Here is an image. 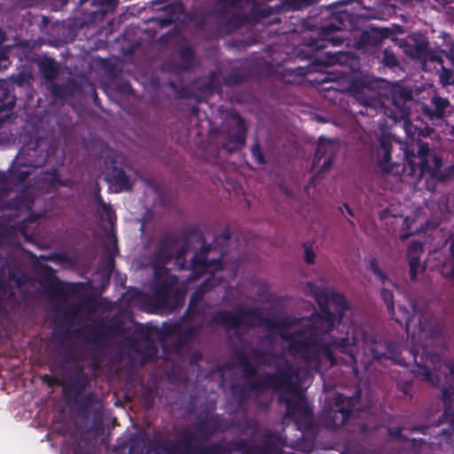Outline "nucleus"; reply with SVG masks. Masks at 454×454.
Instances as JSON below:
<instances>
[{"instance_id": "1", "label": "nucleus", "mask_w": 454, "mask_h": 454, "mask_svg": "<svg viewBox=\"0 0 454 454\" xmlns=\"http://www.w3.org/2000/svg\"><path fill=\"white\" fill-rule=\"evenodd\" d=\"M343 302L341 296H333L325 309L320 304L323 315L313 317L309 328L287 340L291 351L300 354L308 360L309 366L313 369L318 371L328 369L336 363L339 354L347 355L351 362L356 361L354 338L348 336L346 340L337 341L330 333L333 325V315L331 311L333 303L341 306Z\"/></svg>"}, {"instance_id": "2", "label": "nucleus", "mask_w": 454, "mask_h": 454, "mask_svg": "<svg viewBox=\"0 0 454 454\" xmlns=\"http://www.w3.org/2000/svg\"><path fill=\"white\" fill-rule=\"evenodd\" d=\"M413 356L417 364L415 373L424 380H428L434 385L440 384L442 376L452 373L450 364L444 363L438 356H420L419 350L413 351Z\"/></svg>"}, {"instance_id": "3", "label": "nucleus", "mask_w": 454, "mask_h": 454, "mask_svg": "<svg viewBox=\"0 0 454 454\" xmlns=\"http://www.w3.org/2000/svg\"><path fill=\"white\" fill-rule=\"evenodd\" d=\"M38 275L43 278L47 284L44 291L49 296L64 301L67 298L66 291V283L62 282L56 275V270L48 264H39L37 267Z\"/></svg>"}, {"instance_id": "4", "label": "nucleus", "mask_w": 454, "mask_h": 454, "mask_svg": "<svg viewBox=\"0 0 454 454\" xmlns=\"http://www.w3.org/2000/svg\"><path fill=\"white\" fill-rule=\"evenodd\" d=\"M114 337V319H110L107 324V331L102 324L87 325L83 331L77 329L75 334L78 335L89 345L98 346L106 337Z\"/></svg>"}, {"instance_id": "5", "label": "nucleus", "mask_w": 454, "mask_h": 454, "mask_svg": "<svg viewBox=\"0 0 454 454\" xmlns=\"http://www.w3.org/2000/svg\"><path fill=\"white\" fill-rule=\"evenodd\" d=\"M50 156L49 150L46 152H42L37 158L31 160H27L21 163H16L13 161L12 165L10 168L9 175L12 180L15 181L20 184H23L29 176L31 175V171L28 169H23V168L31 167L34 168H41L45 165L48 158Z\"/></svg>"}, {"instance_id": "6", "label": "nucleus", "mask_w": 454, "mask_h": 454, "mask_svg": "<svg viewBox=\"0 0 454 454\" xmlns=\"http://www.w3.org/2000/svg\"><path fill=\"white\" fill-rule=\"evenodd\" d=\"M16 101L13 82L0 79V127L12 114Z\"/></svg>"}, {"instance_id": "7", "label": "nucleus", "mask_w": 454, "mask_h": 454, "mask_svg": "<svg viewBox=\"0 0 454 454\" xmlns=\"http://www.w3.org/2000/svg\"><path fill=\"white\" fill-rule=\"evenodd\" d=\"M381 218L385 220L387 223H388L389 218L394 219V221L391 222V223L397 224L399 223H402L403 230L405 231L403 234L401 235L402 239H406L410 235L419 232L422 230V224L424 220L420 216H407L403 219L402 215L393 214L390 209L385 210L381 215Z\"/></svg>"}, {"instance_id": "8", "label": "nucleus", "mask_w": 454, "mask_h": 454, "mask_svg": "<svg viewBox=\"0 0 454 454\" xmlns=\"http://www.w3.org/2000/svg\"><path fill=\"white\" fill-rule=\"evenodd\" d=\"M278 388L281 391L286 392V395L290 396H283L285 399L286 404H287V411L288 413L294 415L295 411V408L293 405L292 398H294V401H297L299 403V406L305 409V413L308 415L309 411L307 409L306 403L302 396V390L301 387L298 386L296 383L294 382V379L290 378L288 380L286 379L282 380L281 384L279 385Z\"/></svg>"}, {"instance_id": "9", "label": "nucleus", "mask_w": 454, "mask_h": 454, "mask_svg": "<svg viewBox=\"0 0 454 454\" xmlns=\"http://www.w3.org/2000/svg\"><path fill=\"white\" fill-rule=\"evenodd\" d=\"M399 312L402 315L396 316L395 319L400 323L405 321L407 333L411 340L415 342L417 338L420 340L425 331L422 327V316L414 311L412 317H410V312L403 307L399 308Z\"/></svg>"}, {"instance_id": "10", "label": "nucleus", "mask_w": 454, "mask_h": 454, "mask_svg": "<svg viewBox=\"0 0 454 454\" xmlns=\"http://www.w3.org/2000/svg\"><path fill=\"white\" fill-rule=\"evenodd\" d=\"M72 372L74 375L70 379L68 389L78 396L85 391L90 380L83 365H77V369Z\"/></svg>"}, {"instance_id": "11", "label": "nucleus", "mask_w": 454, "mask_h": 454, "mask_svg": "<svg viewBox=\"0 0 454 454\" xmlns=\"http://www.w3.org/2000/svg\"><path fill=\"white\" fill-rule=\"evenodd\" d=\"M38 67L41 74L46 81H53L59 75V66L53 58H43L39 61Z\"/></svg>"}, {"instance_id": "12", "label": "nucleus", "mask_w": 454, "mask_h": 454, "mask_svg": "<svg viewBox=\"0 0 454 454\" xmlns=\"http://www.w3.org/2000/svg\"><path fill=\"white\" fill-rule=\"evenodd\" d=\"M155 277L159 284L163 286V296L167 298L175 290V286L177 284V280L168 275V271L160 267L155 268Z\"/></svg>"}, {"instance_id": "13", "label": "nucleus", "mask_w": 454, "mask_h": 454, "mask_svg": "<svg viewBox=\"0 0 454 454\" xmlns=\"http://www.w3.org/2000/svg\"><path fill=\"white\" fill-rule=\"evenodd\" d=\"M213 268L214 269L220 268V262H217V261L207 262V261H204L203 259L200 258L199 256H196L192 262V270H193V276L195 278H198L202 275L206 276V274H207V273L210 275L215 274L212 271Z\"/></svg>"}, {"instance_id": "14", "label": "nucleus", "mask_w": 454, "mask_h": 454, "mask_svg": "<svg viewBox=\"0 0 454 454\" xmlns=\"http://www.w3.org/2000/svg\"><path fill=\"white\" fill-rule=\"evenodd\" d=\"M335 149V145L333 141L326 138H321L318 142L317 149V157L318 160H321L323 156H327L325 160L323 163V168L326 169L331 165V158L330 155L333 154Z\"/></svg>"}, {"instance_id": "15", "label": "nucleus", "mask_w": 454, "mask_h": 454, "mask_svg": "<svg viewBox=\"0 0 454 454\" xmlns=\"http://www.w3.org/2000/svg\"><path fill=\"white\" fill-rule=\"evenodd\" d=\"M133 171L130 168L116 169L115 168V192L128 191L132 185L131 176Z\"/></svg>"}, {"instance_id": "16", "label": "nucleus", "mask_w": 454, "mask_h": 454, "mask_svg": "<svg viewBox=\"0 0 454 454\" xmlns=\"http://www.w3.org/2000/svg\"><path fill=\"white\" fill-rule=\"evenodd\" d=\"M355 404L354 398H346L341 395L336 396V403L334 411H338L341 415V423L348 418Z\"/></svg>"}, {"instance_id": "17", "label": "nucleus", "mask_w": 454, "mask_h": 454, "mask_svg": "<svg viewBox=\"0 0 454 454\" xmlns=\"http://www.w3.org/2000/svg\"><path fill=\"white\" fill-rule=\"evenodd\" d=\"M422 250V245L420 242H412L408 247V257L410 259L411 274L412 277L415 276L416 270L419 267V254Z\"/></svg>"}, {"instance_id": "18", "label": "nucleus", "mask_w": 454, "mask_h": 454, "mask_svg": "<svg viewBox=\"0 0 454 454\" xmlns=\"http://www.w3.org/2000/svg\"><path fill=\"white\" fill-rule=\"evenodd\" d=\"M61 360L64 364L71 365L72 371L77 369V365H82L77 351L73 346L67 348L62 352Z\"/></svg>"}, {"instance_id": "19", "label": "nucleus", "mask_w": 454, "mask_h": 454, "mask_svg": "<svg viewBox=\"0 0 454 454\" xmlns=\"http://www.w3.org/2000/svg\"><path fill=\"white\" fill-rule=\"evenodd\" d=\"M49 91L53 98L59 99L66 98L70 94L67 85L59 83H52L50 85Z\"/></svg>"}, {"instance_id": "20", "label": "nucleus", "mask_w": 454, "mask_h": 454, "mask_svg": "<svg viewBox=\"0 0 454 454\" xmlns=\"http://www.w3.org/2000/svg\"><path fill=\"white\" fill-rule=\"evenodd\" d=\"M16 206L19 208H31L34 199L27 192H21L14 200Z\"/></svg>"}, {"instance_id": "21", "label": "nucleus", "mask_w": 454, "mask_h": 454, "mask_svg": "<svg viewBox=\"0 0 454 454\" xmlns=\"http://www.w3.org/2000/svg\"><path fill=\"white\" fill-rule=\"evenodd\" d=\"M49 176L50 184L52 186H67L69 181H63L59 177V170L56 168H52L47 170L45 173Z\"/></svg>"}, {"instance_id": "22", "label": "nucleus", "mask_w": 454, "mask_h": 454, "mask_svg": "<svg viewBox=\"0 0 454 454\" xmlns=\"http://www.w3.org/2000/svg\"><path fill=\"white\" fill-rule=\"evenodd\" d=\"M88 1L89 0H80V3L84 4ZM92 4L100 7L99 12H102V16L114 9V0H92Z\"/></svg>"}, {"instance_id": "23", "label": "nucleus", "mask_w": 454, "mask_h": 454, "mask_svg": "<svg viewBox=\"0 0 454 454\" xmlns=\"http://www.w3.org/2000/svg\"><path fill=\"white\" fill-rule=\"evenodd\" d=\"M40 258L43 261L58 262L62 264L70 262L69 257L66 254L59 252H53L48 255H41Z\"/></svg>"}, {"instance_id": "24", "label": "nucleus", "mask_w": 454, "mask_h": 454, "mask_svg": "<svg viewBox=\"0 0 454 454\" xmlns=\"http://www.w3.org/2000/svg\"><path fill=\"white\" fill-rule=\"evenodd\" d=\"M9 278L14 281L18 287L23 286L28 281L27 275L20 270H12L9 274Z\"/></svg>"}, {"instance_id": "25", "label": "nucleus", "mask_w": 454, "mask_h": 454, "mask_svg": "<svg viewBox=\"0 0 454 454\" xmlns=\"http://www.w3.org/2000/svg\"><path fill=\"white\" fill-rule=\"evenodd\" d=\"M98 202L103 206L106 215H108V223H109V231L107 232V238H108V240L110 241L111 239H114V219L113 217L111 216L110 215V209H111V205H105L101 200V198H98Z\"/></svg>"}, {"instance_id": "26", "label": "nucleus", "mask_w": 454, "mask_h": 454, "mask_svg": "<svg viewBox=\"0 0 454 454\" xmlns=\"http://www.w3.org/2000/svg\"><path fill=\"white\" fill-rule=\"evenodd\" d=\"M433 103L435 106L436 112L439 115H442L444 109L448 106L449 101L442 98H434Z\"/></svg>"}, {"instance_id": "27", "label": "nucleus", "mask_w": 454, "mask_h": 454, "mask_svg": "<svg viewBox=\"0 0 454 454\" xmlns=\"http://www.w3.org/2000/svg\"><path fill=\"white\" fill-rule=\"evenodd\" d=\"M426 152L427 153L428 152V147L425 148L424 145H421L419 147V168H420V171L421 173H424L427 169V155H426Z\"/></svg>"}, {"instance_id": "28", "label": "nucleus", "mask_w": 454, "mask_h": 454, "mask_svg": "<svg viewBox=\"0 0 454 454\" xmlns=\"http://www.w3.org/2000/svg\"><path fill=\"white\" fill-rule=\"evenodd\" d=\"M79 314V308L76 306H71L69 309L66 310L63 315V319L65 321H73L77 317Z\"/></svg>"}, {"instance_id": "29", "label": "nucleus", "mask_w": 454, "mask_h": 454, "mask_svg": "<svg viewBox=\"0 0 454 454\" xmlns=\"http://www.w3.org/2000/svg\"><path fill=\"white\" fill-rule=\"evenodd\" d=\"M369 268L370 270L377 275L381 280H384L385 275L384 273L380 270L378 262L375 259H371L369 261Z\"/></svg>"}, {"instance_id": "30", "label": "nucleus", "mask_w": 454, "mask_h": 454, "mask_svg": "<svg viewBox=\"0 0 454 454\" xmlns=\"http://www.w3.org/2000/svg\"><path fill=\"white\" fill-rule=\"evenodd\" d=\"M222 268H223V265H222V262H220V268H215V269H214V268H213V269H212V271H213L215 274H213V275H210V274H208V273H207V274H206V276H205V277H206V278H205V281H204V284H203V287H206V286H213V285L211 284V281H212V279H215V278H219V276H216V275H217V271H218V270H222Z\"/></svg>"}, {"instance_id": "31", "label": "nucleus", "mask_w": 454, "mask_h": 454, "mask_svg": "<svg viewBox=\"0 0 454 454\" xmlns=\"http://www.w3.org/2000/svg\"><path fill=\"white\" fill-rule=\"evenodd\" d=\"M154 356H155V348L148 345L146 351L140 355L141 362L144 363L146 360L151 359Z\"/></svg>"}, {"instance_id": "32", "label": "nucleus", "mask_w": 454, "mask_h": 454, "mask_svg": "<svg viewBox=\"0 0 454 454\" xmlns=\"http://www.w3.org/2000/svg\"><path fill=\"white\" fill-rule=\"evenodd\" d=\"M107 268L109 273L111 274L114 271V250H112L110 247L108 248Z\"/></svg>"}, {"instance_id": "33", "label": "nucleus", "mask_w": 454, "mask_h": 454, "mask_svg": "<svg viewBox=\"0 0 454 454\" xmlns=\"http://www.w3.org/2000/svg\"><path fill=\"white\" fill-rule=\"evenodd\" d=\"M316 254L311 248L307 247L305 249V260L308 263H313L315 262Z\"/></svg>"}, {"instance_id": "34", "label": "nucleus", "mask_w": 454, "mask_h": 454, "mask_svg": "<svg viewBox=\"0 0 454 454\" xmlns=\"http://www.w3.org/2000/svg\"><path fill=\"white\" fill-rule=\"evenodd\" d=\"M92 402H93V395L89 394L81 400L80 403L82 406H90L92 404Z\"/></svg>"}, {"instance_id": "35", "label": "nucleus", "mask_w": 454, "mask_h": 454, "mask_svg": "<svg viewBox=\"0 0 454 454\" xmlns=\"http://www.w3.org/2000/svg\"><path fill=\"white\" fill-rule=\"evenodd\" d=\"M382 296L384 298V300L386 301L388 308L390 309H393V299H392V294L388 292H383L382 293Z\"/></svg>"}, {"instance_id": "36", "label": "nucleus", "mask_w": 454, "mask_h": 454, "mask_svg": "<svg viewBox=\"0 0 454 454\" xmlns=\"http://www.w3.org/2000/svg\"><path fill=\"white\" fill-rule=\"evenodd\" d=\"M381 145H382V150L384 151V154H385V160L387 161L390 157L388 143L387 141H383L381 143Z\"/></svg>"}, {"instance_id": "37", "label": "nucleus", "mask_w": 454, "mask_h": 454, "mask_svg": "<svg viewBox=\"0 0 454 454\" xmlns=\"http://www.w3.org/2000/svg\"><path fill=\"white\" fill-rule=\"evenodd\" d=\"M443 39H444V42H445V47L446 49H444L443 51H447L448 50L449 51H451L452 50V43L450 42V37L447 35H443Z\"/></svg>"}, {"instance_id": "38", "label": "nucleus", "mask_w": 454, "mask_h": 454, "mask_svg": "<svg viewBox=\"0 0 454 454\" xmlns=\"http://www.w3.org/2000/svg\"><path fill=\"white\" fill-rule=\"evenodd\" d=\"M441 80L443 83H450L453 82L450 80V78H449V72L447 70H444L442 74Z\"/></svg>"}, {"instance_id": "39", "label": "nucleus", "mask_w": 454, "mask_h": 454, "mask_svg": "<svg viewBox=\"0 0 454 454\" xmlns=\"http://www.w3.org/2000/svg\"><path fill=\"white\" fill-rule=\"evenodd\" d=\"M253 155L259 163L262 162V156L258 149L253 150Z\"/></svg>"}, {"instance_id": "40", "label": "nucleus", "mask_w": 454, "mask_h": 454, "mask_svg": "<svg viewBox=\"0 0 454 454\" xmlns=\"http://www.w3.org/2000/svg\"><path fill=\"white\" fill-rule=\"evenodd\" d=\"M244 140H245L244 134L243 133L239 134L237 137V145L239 146V145H243Z\"/></svg>"}, {"instance_id": "41", "label": "nucleus", "mask_w": 454, "mask_h": 454, "mask_svg": "<svg viewBox=\"0 0 454 454\" xmlns=\"http://www.w3.org/2000/svg\"><path fill=\"white\" fill-rule=\"evenodd\" d=\"M106 179L109 184V188H112V186L114 185V176H111L110 174H108L107 176L106 177Z\"/></svg>"}, {"instance_id": "42", "label": "nucleus", "mask_w": 454, "mask_h": 454, "mask_svg": "<svg viewBox=\"0 0 454 454\" xmlns=\"http://www.w3.org/2000/svg\"><path fill=\"white\" fill-rule=\"evenodd\" d=\"M200 298V294L199 292H196L195 294H193L192 297V302L195 303L197 302Z\"/></svg>"}, {"instance_id": "43", "label": "nucleus", "mask_w": 454, "mask_h": 454, "mask_svg": "<svg viewBox=\"0 0 454 454\" xmlns=\"http://www.w3.org/2000/svg\"><path fill=\"white\" fill-rule=\"evenodd\" d=\"M114 333H115V342L117 341V336L119 335L120 333V329H119V326H117V324L115 323V330H114Z\"/></svg>"}, {"instance_id": "44", "label": "nucleus", "mask_w": 454, "mask_h": 454, "mask_svg": "<svg viewBox=\"0 0 454 454\" xmlns=\"http://www.w3.org/2000/svg\"><path fill=\"white\" fill-rule=\"evenodd\" d=\"M5 34L0 29V43L4 42Z\"/></svg>"}, {"instance_id": "45", "label": "nucleus", "mask_w": 454, "mask_h": 454, "mask_svg": "<svg viewBox=\"0 0 454 454\" xmlns=\"http://www.w3.org/2000/svg\"><path fill=\"white\" fill-rule=\"evenodd\" d=\"M14 82H15V83L21 85L23 82V77L17 78V79H15Z\"/></svg>"}, {"instance_id": "46", "label": "nucleus", "mask_w": 454, "mask_h": 454, "mask_svg": "<svg viewBox=\"0 0 454 454\" xmlns=\"http://www.w3.org/2000/svg\"><path fill=\"white\" fill-rule=\"evenodd\" d=\"M184 294V291H182V292H181V291H177V292H176L177 299H181V298H183Z\"/></svg>"}, {"instance_id": "47", "label": "nucleus", "mask_w": 454, "mask_h": 454, "mask_svg": "<svg viewBox=\"0 0 454 454\" xmlns=\"http://www.w3.org/2000/svg\"><path fill=\"white\" fill-rule=\"evenodd\" d=\"M94 104L96 106H98V98L97 93H94Z\"/></svg>"}, {"instance_id": "48", "label": "nucleus", "mask_w": 454, "mask_h": 454, "mask_svg": "<svg viewBox=\"0 0 454 454\" xmlns=\"http://www.w3.org/2000/svg\"><path fill=\"white\" fill-rule=\"evenodd\" d=\"M434 165H435V167H436V168H438V167H439V164H440V160H439V159H438V158H436V157H434Z\"/></svg>"}, {"instance_id": "49", "label": "nucleus", "mask_w": 454, "mask_h": 454, "mask_svg": "<svg viewBox=\"0 0 454 454\" xmlns=\"http://www.w3.org/2000/svg\"><path fill=\"white\" fill-rule=\"evenodd\" d=\"M107 25H108V27H110V29H109V30H110V31H112V27H111L114 25V20H109L107 21Z\"/></svg>"}, {"instance_id": "50", "label": "nucleus", "mask_w": 454, "mask_h": 454, "mask_svg": "<svg viewBox=\"0 0 454 454\" xmlns=\"http://www.w3.org/2000/svg\"><path fill=\"white\" fill-rule=\"evenodd\" d=\"M108 71H109V73L114 72V64H110V65L108 66Z\"/></svg>"}, {"instance_id": "51", "label": "nucleus", "mask_w": 454, "mask_h": 454, "mask_svg": "<svg viewBox=\"0 0 454 454\" xmlns=\"http://www.w3.org/2000/svg\"><path fill=\"white\" fill-rule=\"evenodd\" d=\"M4 287V283L3 280L0 279V290Z\"/></svg>"}, {"instance_id": "52", "label": "nucleus", "mask_w": 454, "mask_h": 454, "mask_svg": "<svg viewBox=\"0 0 454 454\" xmlns=\"http://www.w3.org/2000/svg\"><path fill=\"white\" fill-rule=\"evenodd\" d=\"M372 352H373V356H374L375 358H380V357L381 356L380 355H379V354L375 353L374 351H372Z\"/></svg>"}, {"instance_id": "53", "label": "nucleus", "mask_w": 454, "mask_h": 454, "mask_svg": "<svg viewBox=\"0 0 454 454\" xmlns=\"http://www.w3.org/2000/svg\"><path fill=\"white\" fill-rule=\"evenodd\" d=\"M112 377H113V376H112L111 374H109V376H108V380H109V382H110V383H111Z\"/></svg>"}, {"instance_id": "54", "label": "nucleus", "mask_w": 454, "mask_h": 454, "mask_svg": "<svg viewBox=\"0 0 454 454\" xmlns=\"http://www.w3.org/2000/svg\"><path fill=\"white\" fill-rule=\"evenodd\" d=\"M232 325H235V326L238 325H239V321L233 322Z\"/></svg>"}, {"instance_id": "55", "label": "nucleus", "mask_w": 454, "mask_h": 454, "mask_svg": "<svg viewBox=\"0 0 454 454\" xmlns=\"http://www.w3.org/2000/svg\"><path fill=\"white\" fill-rule=\"evenodd\" d=\"M36 151H37V150H36V148H35V149L33 150V153H36Z\"/></svg>"}]
</instances>
